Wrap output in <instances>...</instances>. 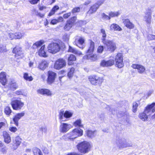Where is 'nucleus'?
<instances>
[{
    "label": "nucleus",
    "mask_w": 155,
    "mask_h": 155,
    "mask_svg": "<svg viewBox=\"0 0 155 155\" xmlns=\"http://www.w3.org/2000/svg\"><path fill=\"white\" fill-rule=\"evenodd\" d=\"M140 118L143 121H147L151 117V119L155 118V102L148 105L143 112L140 113Z\"/></svg>",
    "instance_id": "obj_1"
},
{
    "label": "nucleus",
    "mask_w": 155,
    "mask_h": 155,
    "mask_svg": "<svg viewBox=\"0 0 155 155\" xmlns=\"http://www.w3.org/2000/svg\"><path fill=\"white\" fill-rule=\"evenodd\" d=\"M83 134V131L80 128H75L72 131L64 135L63 138L68 141H73L75 138L81 136Z\"/></svg>",
    "instance_id": "obj_2"
},
{
    "label": "nucleus",
    "mask_w": 155,
    "mask_h": 155,
    "mask_svg": "<svg viewBox=\"0 0 155 155\" xmlns=\"http://www.w3.org/2000/svg\"><path fill=\"white\" fill-rule=\"evenodd\" d=\"M65 48L64 44L62 42H51L48 44L47 48L48 51L53 54L59 52L61 48Z\"/></svg>",
    "instance_id": "obj_3"
},
{
    "label": "nucleus",
    "mask_w": 155,
    "mask_h": 155,
    "mask_svg": "<svg viewBox=\"0 0 155 155\" xmlns=\"http://www.w3.org/2000/svg\"><path fill=\"white\" fill-rule=\"evenodd\" d=\"M115 143L120 149L131 146L130 144L127 142L125 138L121 137H116Z\"/></svg>",
    "instance_id": "obj_4"
},
{
    "label": "nucleus",
    "mask_w": 155,
    "mask_h": 155,
    "mask_svg": "<svg viewBox=\"0 0 155 155\" xmlns=\"http://www.w3.org/2000/svg\"><path fill=\"white\" fill-rule=\"evenodd\" d=\"M78 150L81 153H85L90 150L91 146L89 142L84 141L78 144L77 146Z\"/></svg>",
    "instance_id": "obj_5"
},
{
    "label": "nucleus",
    "mask_w": 155,
    "mask_h": 155,
    "mask_svg": "<svg viewBox=\"0 0 155 155\" xmlns=\"http://www.w3.org/2000/svg\"><path fill=\"white\" fill-rule=\"evenodd\" d=\"M66 64V62L64 59L60 58L55 61L54 68L55 69L59 70L65 67Z\"/></svg>",
    "instance_id": "obj_6"
},
{
    "label": "nucleus",
    "mask_w": 155,
    "mask_h": 155,
    "mask_svg": "<svg viewBox=\"0 0 155 155\" xmlns=\"http://www.w3.org/2000/svg\"><path fill=\"white\" fill-rule=\"evenodd\" d=\"M103 43L106 46L107 50L111 52H114L116 48V44L112 41L107 40Z\"/></svg>",
    "instance_id": "obj_7"
},
{
    "label": "nucleus",
    "mask_w": 155,
    "mask_h": 155,
    "mask_svg": "<svg viewBox=\"0 0 155 155\" xmlns=\"http://www.w3.org/2000/svg\"><path fill=\"white\" fill-rule=\"evenodd\" d=\"M123 59V55L122 54L118 53L116 56L115 58L116 65L119 68H121L124 66Z\"/></svg>",
    "instance_id": "obj_8"
},
{
    "label": "nucleus",
    "mask_w": 155,
    "mask_h": 155,
    "mask_svg": "<svg viewBox=\"0 0 155 155\" xmlns=\"http://www.w3.org/2000/svg\"><path fill=\"white\" fill-rule=\"evenodd\" d=\"M11 104L13 109L16 110L21 109L24 105V102L17 100L12 101Z\"/></svg>",
    "instance_id": "obj_9"
},
{
    "label": "nucleus",
    "mask_w": 155,
    "mask_h": 155,
    "mask_svg": "<svg viewBox=\"0 0 155 155\" xmlns=\"http://www.w3.org/2000/svg\"><path fill=\"white\" fill-rule=\"evenodd\" d=\"M56 74L52 71L48 72V78L47 80V83L50 84L54 81L56 78Z\"/></svg>",
    "instance_id": "obj_10"
},
{
    "label": "nucleus",
    "mask_w": 155,
    "mask_h": 155,
    "mask_svg": "<svg viewBox=\"0 0 155 155\" xmlns=\"http://www.w3.org/2000/svg\"><path fill=\"white\" fill-rule=\"evenodd\" d=\"M152 11L148 8L146 10L145 13V16L144 17V20L148 24H150L151 21Z\"/></svg>",
    "instance_id": "obj_11"
},
{
    "label": "nucleus",
    "mask_w": 155,
    "mask_h": 155,
    "mask_svg": "<svg viewBox=\"0 0 155 155\" xmlns=\"http://www.w3.org/2000/svg\"><path fill=\"white\" fill-rule=\"evenodd\" d=\"M114 61L113 59H110L106 61L105 60H102L100 64L101 66L103 67H108L111 66L114 64Z\"/></svg>",
    "instance_id": "obj_12"
},
{
    "label": "nucleus",
    "mask_w": 155,
    "mask_h": 155,
    "mask_svg": "<svg viewBox=\"0 0 155 155\" xmlns=\"http://www.w3.org/2000/svg\"><path fill=\"white\" fill-rule=\"evenodd\" d=\"M72 127L69 124L61 123L60 125V130L62 133H66Z\"/></svg>",
    "instance_id": "obj_13"
},
{
    "label": "nucleus",
    "mask_w": 155,
    "mask_h": 155,
    "mask_svg": "<svg viewBox=\"0 0 155 155\" xmlns=\"http://www.w3.org/2000/svg\"><path fill=\"white\" fill-rule=\"evenodd\" d=\"M21 142V139L19 136L15 137L13 140V148L16 150L19 146Z\"/></svg>",
    "instance_id": "obj_14"
},
{
    "label": "nucleus",
    "mask_w": 155,
    "mask_h": 155,
    "mask_svg": "<svg viewBox=\"0 0 155 155\" xmlns=\"http://www.w3.org/2000/svg\"><path fill=\"white\" fill-rule=\"evenodd\" d=\"M131 67L134 69H137L138 72L140 74L143 73L145 70V67L140 64H133Z\"/></svg>",
    "instance_id": "obj_15"
},
{
    "label": "nucleus",
    "mask_w": 155,
    "mask_h": 155,
    "mask_svg": "<svg viewBox=\"0 0 155 155\" xmlns=\"http://www.w3.org/2000/svg\"><path fill=\"white\" fill-rule=\"evenodd\" d=\"M84 59L90 60L91 61H94L97 59V55L95 54L92 53L87 54V55L84 57Z\"/></svg>",
    "instance_id": "obj_16"
},
{
    "label": "nucleus",
    "mask_w": 155,
    "mask_h": 155,
    "mask_svg": "<svg viewBox=\"0 0 155 155\" xmlns=\"http://www.w3.org/2000/svg\"><path fill=\"white\" fill-rule=\"evenodd\" d=\"M13 52L15 54V57H17L22 54L21 48L19 46H16L13 50Z\"/></svg>",
    "instance_id": "obj_17"
},
{
    "label": "nucleus",
    "mask_w": 155,
    "mask_h": 155,
    "mask_svg": "<svg viewBox=\"0 0 155 155\" xmlns=\"http://www.w3.org/2000/svg\"><path fill=\"white\" fill-rule=\"evenodd\" d=\"M49 64V62L47 61L43 60L39 62L38 68L41 70H44L48 67Z\"/></svg>",
    "instance_id": "obj_18"
},
{
    "label": "nucleus",
    "mask_w": 155,
    "mask_h": 155,
    "mask_svg": "<svg viewBox=\"0 0 155 155\" xmlns=\"http://www.w3.org/2000/svg\"><path fill=\"white\" fill-rule=\"evenodd\" d=\"M84 42V39L83 38L80 37L79 39H76L75 40V43L76 45L79 48L83 49L84 47L82 45Z\"/></svg>",
    "instance_id": "obj_19"
},
{
    "label": "nucleus",
    "mask_w": 155,
    "mask_h": 155,
    "mask_svg": "<svg viewBox=\"0 0 155 155\" xmlns=\"http://www.w3.org/2000/svg\"><path fill=\"white\" fill-rule=\"evenodd\" d=\"M25 115V113L22 112L21 113H18L15 116L13 119V120L15 124L18 126V121L21 118V117H23Z\"/></svg>",
    "instance_id": "obj_20"
},
{
    "label": "nucleus",
    "mask_w": 155,
    "mask_h": 155,
    "mask_svg": "<svg viewBox=\"0 0 155 155\" xmlns=\"http://www.w3.org/2000/svg\"><path fill=\"white\" fill-rule=\"evenodd\" d=\"M110 28V31H120L122 30L121 28L118 25L115 23L111 24Z\"/></svg>",
    "instance_id": "obj_21"
},
{
    "label": "nucleus",
    "mask_w": 155,
    "mask_h": 155,
    "mask_svg": "<svg viewBox=\"0 0 155 155\" xmlns=\"http://www.w3.org/2000/svg\"><path fill=\"white\" fill-rule=\"evenodd\" d=\"M45 46L43 45L41 46L40 48L39 49L38 54L40 56L46 57L47 56L46 53L45 51Z\"/></svg>",
    "instance_id": "obj_22"
},
{
    "label": "nucleus",
    "mask_w": 155,
    "mask_h": 155,
    "mask_svg": "<svg viewBox=\"0 0 155 155\" xmlns=\"http://www.w3.org/2000/svg\"><path fill=\"white\" fill-rule=\"evenodd\" d=\"M38 91V93L43 95H46L47 96H50L51 95V92L46 89H39Z\"/></svg>",
    "instance_id": "obj_23"
},
{
    "label": "nucleus",
    "mask_w": 155,
    "mask_h": 155,
    "mask_svg": "<svg viewBox=\"0 0 155 155\" xmlns=\"http://www.w3.org/2000/svg\"><path fill=\"white\" fill-rule=\"evenodd\" d=\"M94 48V42L90 41V44L88 46V48L87 51V53H92Z\"/></svg>",
    "instance_id": "obj_24"
},
{
    "label": "nucleus",
    "mask_w": 155,
    "mask_h": 155,
    "mask_svg": "<svg viewBox=\"0 0 155 155\" xmlns=\"http://www.w3.org/2000/svg\"><path fill=\"white\" fill-rule=\"evenodd\" d=\"M6 74L4 72H2L0 73V82L3 85H5L6 82Z\"/></svg>",
    "instance_id": "obj_25"
},
{
    "label": "nucleus",
    "mask_w": 155,
    "mask_h": 155,
    "mask_svg": "<svg viewBox=\"0 0 155 155\" xmlns=\"http://www.w3.org/2000/svg\"><path fill=\"white\" fill-rule=\"evenodd\" d=\"M123 22L125 26L129 29H132L134 27V25L128 19H125Z\"/></svg>",
    "instance_id": "obj_26"
},
{
    "label": "nucleus",
    "mask_w": 155,
    "mask_h": 155,
    "mask_svg": "<svg viewBox=\"0 0 155 155\" xmlns=\"http://www.w3.org/2000/svg\"><path fill=\"white\" fill-rule=\"evenodd\" d=\"M99 7L98 5L97 4H94L91 7L90 9L87 12V13L91 14L94 13L96 11Z\"/></svg>",
    "instance_id": "obj_27"
},
{
    "label": "nucleus",
    "mask_w": 155,
    "mask_h": 155,
    "mask_svg": "<svg viewBox=\"0 0 155 155\" xmlns=\"http://www.w3.org/2000/svg\"><path fill=\"white\" fill-rule=\"evenodd\" d=\"M3 136L5 142L7 143H10L11 140L9 134L7 132L4 131L3 132Z\"/></svg>",
    "instance_id": "obj_28"
},
{
    "label": "nucleus",
    "mask_w": 155,
    "mask_h": 155,
    "mask_svg": "<svg viewBox=\"0 0 155 155\" xmlns=\"http://www.w3.org/2000/svg\"><path fill=\"white\" fill-rule=\"evenodd\" d=\"M44 42L41 40L36 42L34 43L32 46V48L33 49H36L40 47L43 44Z\"/></svg>",
    "instance_id": "obj_29"
},
{
    "label": "nucleus",
    "mask_w": 155,
    "mask_h": 155,
    "mask_svg": "<svg viewBox=\"0 0 155 155\" xmlns=\"http://www.w3.org/2000/svg\"><path fill=\"white\" fill-rule=\"evenodd\" d=\"M76 57L73 54H71L68 57V64L69 65H72L73 64V61L76 60Z\"/></svg>",
    "instance_id": "obj_30"
},
{
    "label": "nucleus",
    "mask_w": 155,
    "mask_h": 155,
    "mask_svg": "<svg viewBox=\"0 0 155 155\" xmlns=\"http://www.w3.org/2000/svg\"><path fill=\"white\" fill-rule=\"evenodd\" d=\"M87 136L89 137L92 138L95 137L96 134V131L88 130L86 132Z\"/></svg>",
    "instance_id": "obj_31"
},
{
    "label": "nucleus",
    "mask_w": 155,
    "mask_h": 155,
    "mask_svg": "<svg viewBox=\"0 0 155 155\" xmlns=\"http://www.w3.org/2000/svg\"><path fill=\"white\" fill-rule=\"evenodd\" d=\"M100 31L102 35L101 40L102 41V42L103 43L106 41L107 40L106 39V37L107 35L104 29L103 28L101 29Z\"/></svg>",
    "instance_id": "obj_32"
},
{
    "label": "nucleus",
    "mask_w": 155,
    "mask_h": 155,
    "mask_svg": "<svg viewBox=\"0 0 155 155\" xmlns=\"http://www.w3.org/2000/svg\"><path fill=\"white\" fill-rule=\"evenodd\" d=\"M18 87L17 84L14 80L12 81L9 84V87L12 90H15Z\"/></svg>",
    "instance_id": "obj_33"
},
{
    "label": "nucleus",
    "mask_w": 155,
    "mask_h": 155,
    "mask_svg": "<svg viewBox=\"0 0 155 155\" xmlns=\"http://www.w3.org/2000/svg\"><path fill=\"white\" fill-rule=\"evenodd\" d=\"M59 9V7L58 6L55 5L54 6L52 9L51 11L48 14L49 16H51L54 15L55 12H56Z\"/></svg>",
    "instance_id": "obj_34"
},
{
    "label": "nucleus",
    "mask_w": 155,
    "mask_h": 155,
    "mask_svg": "<svg viewBox=\"0 0 155 155\" xmlns=\"http://www.w3.org/2000/svg\"><path fill=\"white\" fill-rule=\"evenodd\" d=\"M73 125L75 127H83V125L81 123V121L80 119L77 120L73 123Z\"/></svg>",
    "instance_id": "obj_35"
},
{
    "label": "nucleus",
    "mask_w": 155,
    "mask_h": 155,
    "mask_svg": "<svg viewBox=\"0 0 155 155\" xmlns=\"http://www.w3.org/2000/svg\"><path fill=\"white\" fill-rule=\"evenodd\" d=\"M120 14V13L119 11L114 12H110L109 14V16H110V18L111 17L112 18L117 17Z\"/></svg>",
    "instance_id": "obj_36"
},
{
    "label": "nucleus",
    "mask_w": 155,
    "mask_h": 155,
    "mask_svg": "<svg viewBox=\"0 0 155 155\" xmlns=\"http://www.w3.org/2000/svg\"><path fill=\"white\" fill-rule=\"evenodd\" d=\"M88 79L92 84L96 85V76H90L89 77Z\"/></svg>",
    "instance_id": "obj_37"
},
{
    "label": "nucleus",
    "mask_w": 155,
    "mask_h": 155,
    "mask_svg": "<svg viewBox=\"0 0 155 155\" xmlns=\"http://www.w3.org/2000/svg\"><path fill=\"white\" fill-rule=\"evenodd\" d=\"M74 70V68H72L70 69L68 73V76L69 78H70L72 77Z\"/></svg>",
    "instance_id": "obj_38"
},
{
    "label": "nucleus",
    "mask_w": 155,
    "mask_h": 155,
    "mask_svg": "<svg viewBox=\"0 0 155 155\" xmlns=\"http://www.w3.org/2000/svg\"><path fill=\"white\" fill-rule=\"evenodd\" d=\"M23 77L25 80L28 81H31L33 80V78L31 76H29L27 73H24Z\"/></svg>",
    "instance_id": "obj_39"
},
{
    "label": "nucleus",
    "mask_w": 155,
    "mask_h": 155,
    "mask_svg": "<svg viewBox=\"0 0 155 155\" xmlns=\"http://www.w3.org/2000/svg\"><path fill=\"white\" fill-rule=\"evenodd\" d=\"M15 34V39H20L24 35L23 33L21 32H18Z\"/></svg>",
    "instance_id": "obj_40"
},
{
    "label": "nucleus",
    "mask_w": 155,
    "mask_h": 155,
    "mask_svg": "<svg viewBox=\"0 0 155 155\" xmlns=\"http://www.w3.org/2000/svg\"><path fill=\"white\" fill-rule=\"evenodd\" d=\"M73 25L67 21V24L64 27V28L66 31H68L72 28Z\"/></svg>",
    "instance_id": "obj_41"
},
{
    "label": "nucleus",
    "mask_w": 155,
    "mask_h": 155,
    "mask_svg": "<svg viewBox=\"0 0 155 155\" xmlns=\"http://www.w3.org/2000/svg\"><path fill=\"white\" fill-rule=\"evenodd\" d=\"M103 81L102 78L96 76V85H100Z\"/></svg>",
    "instance_id": "obj_42"
},
{
    "label": "nucleus",
    "mask_w": 155,
    "mask_h": 155,
    "mask_svg": "<svg viewBox=\"0 0 155 155\" xmlns=\"http://www.w3.org/2000/svg\"><path fill=\"white\" fill-rule=\"evenodd\" d=\"M33 152L34 155H42L41 150L38 148H35L33 150Z\"/></svg>",
    "instance_id": "obj_43"
},
{
    "label": "nucleus",
    "mask_w": 155,
    "mask_h": 155,
    "mask_svg": "<svg viewBox=\"0 0 155 155\" xmlns=\"http://www.w3.org/2000/svg\"><path fill=\"white\" fill-rule=\"evenodd\" d=\"M77 19V17L76 16H74L70 18L68 21L74 25L76 22Z\"/></svg>",
    "instance_id": "obj_44"
},
{
    "label": "nucleus",
    "mask_w": 155,
    "mask_h": 155,
    "mask_svg": "<svg viewBox=\"0 0 155 155\" xmlns=\"http://www.w3.org/2000/svg\"><path fill=\"white\" fill-rule=\"evenodd\" d=\"M7 51L6 46L0 44V53H4Z\"/></svg>",
    "instance_id": "obj_45"
},
{
    "label": "nucleus",
    "mask_w": 155,
    "mask_h": 155,
    "mask_svg": "<svg viewBox=\"0 0 155 155\" xmlns=\"http://www.w3.org/2000/svg\"><path fill=\"white\" fill-rule=\"evenodd\" d=\"M72 115V113L69 111H66L64 113V117L66 118L71 117Z\"/></svg>",
    "instance_id": "obj_46"
},
{
    "label": "nucleus",
    "mask_w": 155,
    "mask_h": 155,
    "mask_svg": "<svg viewBox=\"0 0 155 155\" xmlns=\"http://www.w3.org/2000/svg\"><path fill=\"white\" fill-rule=\"evenodd\" d=\"M138 106V104L136 102H134L133 104V111L135 113L137 111V109Z\"/></svg>",
    "instance_id": "obj_47"
},
{
    "label": "nucleus",
    "mask_w": 155,
    "mask_h": 155,
    "mask_svg": "<svg viewBox=\"0 0 155 155\" xmlns=\"http://www.w3.org/2000/svg\"><path fill=\"white\" fill-rule=\"evenodd\" d=\"M12 112V110H11L10 107H6L5 109V112L6 115H9Z\"/></svg>",
    "instance_id": "obj_48"
},
{
    "label": "nucleus",
    "mask_w": 155,
    "mask_h": 155,
    "mask_svg": "<svg viewBox=\"0 0 155 155\" xmlns=\"http://www.w3.org/2000/svg\"><path fill=\"white\" fill-rule=\"evenodd\" d=\"M8 38L10 40H12L15 39V34L12 33H9L8 35Z\"/></svg>",
    "instance_id": "obj_49"
},
{
    "label": "nucleus",
    "mask_w": 155,
    "mask_h": 155,
    "mask_svg": "<svg viewBox=\"0 0 155 155\" xmlns=\"http://www.w3.org/2000/svg\"><path fill=\"white\" fill-rule=\"evenodd\" d=\"M40 130L43 133H46L47 130V127L45 125L42 126L40 128Z\"/></svg>",
    "instance_id": "obj_50"
},
{
    "label": "nucleus",
    "mask_w": 155,
    "mask_h": 155,
    "mask_svg": "<svg viewBox=\"0 0 155 155\" xmlns=\"http://www.w3.org/2000/svg\"><path fill=\"white\" fill-rule=\"evenodd\" d=\"M15 93L17 95H22L24 96H27V94L26 93H25L21 90H18L15 92Z\"/></svg>",
    "instance_id": "obj_51"
},
{
    "label": "nucleus",
    "mask_w": 155,
    "mask_h": 155,
    "mask_svg": "<svg viewBox=\"0 0 155 155\" xmlns=\"http://www.w3.org/2000/svg\"><path fill=\"white\" fill-rule=\"evenodd\" d=\"M69 39V35L67 34H65L63 37V40L65 41H68Z\"/></svg>",
    "instance_id": "obj_52"
},
{
    "label": "nucleus",
    "mask_w": 155,
    "mask_h": 155,
    "mask_svg": "<svg viewBox=\"0 0 155 155\" xmlns=\"http://www.w3.org/2000/svg\"><path fill=\"white\" fill-rule=\"evenodd\" d=\"M104 50V47L102 46H99L97 50V52L99 53H101Z\"/></svg>",
    "instance_id": "obj_53"
},
{
    "label": "nucleus",
    "mask_w": 155,
    "mask_h": 155,
    "mask_svg": "<svg viewBox=\"0 0 155 155\" xmlns=\"http://www.w3.org/2000/svg\"><path fill=\"white\" fill-rule=\"evenodd\" d=\"M147 38L148 39L150 40H155V35L150 34L148 35Z\"/></svg>",
    "instance_id": "obj_54"
},
{
    "label": "nucleus",
    "mask_w": 155,
    "mask_h": 155,
    "mask_svg": "<svg viewBox=\"0 0 155 155\" xmlns=\"http://www.w3.org/2000/svg\"><path fill=\"white\" fill-rule=\"evenodd\" d=\"M80 11V8L79 7H77L74 8L72 10V12L73 13L78 12Z\"/></svg>",
    "instance_id": "obj_55"
},
{
    "label": "nucleus",
    "mask_w": 155,
    "mask_h": 155,
    "mask_svg": "<svg viewBox=\"0 0 155 155\" xmlns=\"http://www.w3.org/2000/svg\"><path fill=\"white\" fill-rule=\"evenodd\" d=\"M76 49L72 48V47L69 46V48L68 50V51L70 52H72L74 54L76 51Z\"/></svg>",
    "instance_id": "obj_56"
},
{
    "label": "nucleus",
    "mask_w": 155,
    "mask_h": 155,
    "mask_svg": "<svg viewBox=\"0 0 155 155\" xmlns=\"http://www.w3.org/2000/svg\"><path fill=\"white\" fill-rule=\"evenodd\" d=\"M101 16L103 18L107 20L110 19V16H108V15H107L104 13H103L102 14Z\"/></svg>",
    "instance_id": "obj_57"
},
{
    "label": "nucleus",
    "mask_w": 155,
    "mask_h": 155,
    "mask_svg": "<svg viewBox=\"0 0 155 155\" xmlns=\"http://www.w3.org/2000/svg\"><path fill=\"white\" fill-rule=\"evenodd\" d=\"M71 12L66 13L63 15V17L64 18H67L71 16Z\"/></svg>",
    "instance_id": "obj_58"
},
{
    "label": "nucleus",
    "mask_w": 155,
    "mask_h": 155,
    "mask_svg": "<svg viewBox=\"0 0 155 155\" xmlns=\"http://www.w3.org/2000/svg\"><path fill=\"white\" fill-rule=\"evenodd\" d=\"M104 2V0H100L98 1L95 4H97L99 7L100 5H102Z\"/></svg>",
    "instance_id": "obj_59"
},
{
    "label": "nucleus",
    "mask_w": 155,
    "mask_h": 155,
    "mask_svg": "<svg viewBox=\"0 0 155 155\" xmlns=\"http://www.w3.org/2000/svg\"><path fill=\"white\" fill-rule=\"evenodd\" d=\"M29 2L32 4H35L37 3L40 0H28Z\"/></svg>",
    "instance_id": "obj_60"
},
{
    "label": "nucleus",
    "mask_w": 155,
    "mask_h": 155,
    "mask_svg": "<svg viewBox=\"0 0 155 155\" xmlns=\"http://www.w3.org/2000/svg\"><path fill=\"white\" fill-rule=\"evenodd\" d=\"M9 130L13 132H15L17 130V128L16 127H11L9 128Z\"/></svg>",
    "instance_id": "obj_61"
},
{
    "label": "nucleus",
    "mask_w": 155,
    "mask_h": 155,
    "mask_svg": "<svg viewBox=\"0 0 155 155\" xmlns=\"http://www.w3.org/2000/svg\"><path fill=\"white\" fill-rule=\"evenodd\" d=\"M58 22V21L57 19H53L51 20L50 23L52 25H55Z\"/></svg>",
    "instance_id": "obj_62"
},
{
    "label": "nucleus",
    "mask_w": 155,
    "mask_h": 155,
    "mask_svg": "<svg viewBox=\"0 0 155 155\" xmlns=\"http://www.w3.org/2000/svg\"><path fill=\"white\" fill-rule=\"evenodd\" d=\"M1 153L3 154H5L7 152V149L5 148H2L0 150Z\"/></svg>",
    "instance_id": "obj_63"
},
{
    "label": "nucleus",
    "mask_w": 155,
    "mask_h": 155,
    "mask_svg": "<svg viewBox=\"0 0 155 155\" xmlns=\"http://www.w3.org/2000/svg\"><path fill=\"white\" fill-rule=\"evenodd\" d=\"M57 19L58 23L62 22L64 21V19L61 16L59 17Z\"/></svg>",
    "instance_id": "obj_64"
}]
</instances>
